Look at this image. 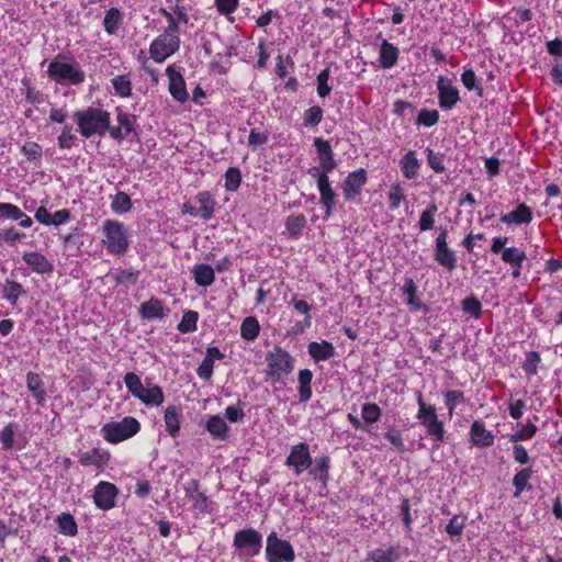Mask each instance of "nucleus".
Instances as JSON below:
<instances>
[{"label":"nucleus","instance_id":"1","mask_svg":"<svg viewBox=\"0 0 562 562\" xmlns=\"http://www.w3.org/2000/svg\"><path fill=\"white\" fill-rule=\"evenodd\" d=\"M416 402L418 406L416 418L424 427L427 437L434 442V448L438 449L446 440L445 423L439 419L436 406L425 402L420 391L416 393Z\"/></svg>","mask_w":562,"mask_h":562},{"label":"nucleus","instance_id":"2","mask_svg":"<svg viewBox=\"0 0 562 562\" xmlns=\"http://www.w3.org/2000/svg\"><path fill=\"white\" fill-rule=\"evenodd\" d=\"M82 136L89 138L95 134L103 135L110 125V113L99 108H88L74 113Z\"/></svg>","mask_w":562,"mask_h":562},{"label":"nucleus","instance_id":"3","mask_svg":"<svg viewBox=\"0 0 562 562\" xmlns=\"http://www.w3.org/2000/svg\"><path fill=\"white\" fill-rule=\"evenodd\" d=\"M266 381L283 382L293 370L294 358L281 347L274 346L266 356Z\"/></svg>","mask_w":562,"mask_h":562},{"label":"nucleus","instance_id":"4","mask_svg":"<svg viewBox=\"0 0 562 562\" xmlns=\"http://www.w3.org/2000/svg\"><path fill=\"white\" fill-rule=\"evenodd\" d=\"M102 244L111 255H123L127 251L130 241L123 223L115 220H106L102 226Z\"/></svg>","mask_w":562,"mask_h":562},{"label":"nucleus","instance_id":"5","mask_svg":"<svg viewBox=\"0 0 562 562\" xmlns=\"http://www.w3.org/2000/svg\"><path fill=\"white\" fill-rule=\"evenodd\" d=\"M139 428L140 425L136 418L125 417L121 422L106 423L101 428V432L106 441L117 443L136 435Z\"/></svg>","mask_w":562,"mask_h":562},{"label":"nucleus","instance_id":"6","mask_svg":"<svg viewBox=\"0 0 562 562\" xmlns=\"http://www.w3.org/2000/svg\"><path fill=\"white\" fill-rule=\"evenodd\" d=\"M266 557L268 562H292L295 558L291 543L271 532L267 538Z\"/></svg>","mask_w":562,"mask_h":562},{"label":"nucleus","instance_id":"7","mask_svg":"<svg viewBox=\"0 0 562 562\" xmlns=\"http://www.w3.org/2000/svg\"><path fill=\"white\" fill-rule=\"evenodd\" d=\"M47 72L49 77L59 82L78 85L85 80V74L78 66L60 63L58 60L50 61Z\"/></svg>","mask_w":562,"mask_h":562},{"label":"nucleus","instance_id":"8","mask_svg":"<svg viewBox=\"0 0 562 562\" xmlns=\"http://www.w3.org/2000/svg\"><path fill=\"white\" fill-rule=\"evenodd\" d=\"M448 231L442 228L435 240V260L448 271L457 268V256L448 246Z\"/></svg>","mask_w":562,"mask_h":562},{"label":"nucleus","instance_id":"9","mask_svg":"<svg viewBox=\"0 0 562 562\" xmlns=\"http://www.w3.org/2000/svg\"><path fill=\"white\" fill-rule=\"evenodd\" d=\"M313 463L308 445L300 442L292 446L290 454L286 457L285 464L294 468L295 474H301Z\"/></svg>","mask_w":562,"mask_h":562},{"label":"nucleus","instance_id":"10","mask_svg":"<svg viewBox=\"0 0 562 562\" xmlns=\"http://www.w3.org/2000/svg\"><path fill=\"white\" fill-rule=\"evenodd\" d=\"M179 45V37H169V35L162 34L151 43L149 53L154 60L161 63L177 52Z\"/></svg>","mask_w":562,"mask_h":562},{"label":"nucleus","instance_id":"11","mask_svg":"<svg viewBox=\"0 0 562 562\" xmlns=\"http://www.w3.org/2000/svg\"><path fill=\"white\" fill-rule=\"evenodd\" d=\"M117 494L119 488L113 483L101 481L94 488L93 502L98 508L110 510L115 506Z\"/></svg>","mask_w":562,"mask_h":562},{"label":"nucleus","instance_id":"12","mask_svg":"<svg viewBox=\"0 0 562 562\" xmlns=\"http://www.w3.org/2000/svg\"><path fill=\"white\" fill-rule=\"evenodd\" d=\"M469 440L473 447L486 449L494 445L495 436L486 428L482 419H475L470 426Z\"/></svg>","mask_w":562,"mask_h":562},{"label":"nucleus","instance_id":"13","mask_svg":"<svg viewBox=\"0 0 562 562\" xmlns=\"http://www.w3.org/2000/svg\"><path fill=\"white\" fill-rule=\"evenodd\" d=\"M262 537L255 529H244L235 533L234 546L237 549H245L250 557L259 553Z\"/></svg>","mask_w":562,"mask_h":562},{"label":"nucleus","instance_id":"14","mask_svg":"<svg viewBox=\"0 0 562 562\" xmlns=\"http://www.w3.org/2000/svg\"><path fill=\"white\" fill-rule=\"evenodd\" d=\"M438 101L442 110H451L459 101V90L450 79L440 76L437 81Z\"/></svg>","mask_w":562,"mask_h":562},{"label":"nucleus","instance_id":"15","mask_svg":"<svg viewBox=\"0 0 562 562\" xmlns=\"http://www.w3.org/2000/svg\"><path fill=\"white\" fill-rule=\"evenodd\" d=\"M532 218V209L526 203H519L512 212L503 214L499 221L506 225H527L531 223Z\"/></svg>","mask_w":562,"mask_h":562},{"label":"nucleus","instance_id":"16","mask_svg":"<svg viewBox=\"0 0 562 562\" xmlns=\"http://www.w3.org/2000/svg\"><path fill=\"white\" fill-rule=\"evenodd\" d=\"M184 492L187 497L192 501L195 509H199L200 512L207 510V497L200 491V483L198 480H190L187 482L184 485Z\"/></svg>","mask_w":562,"mask_h":562},{"label":"nucleus","instance_id":"17","mask_svg":"<svg viewBox=\"0 0 562 562\" xmlns=\"http://www.w3.org/2000/svg\"><path fill=\"white\" fill-rule=\"evenodd\" d=\"M400 49L387 40H383L379 49V63L383 69H390L397 63Z\"/></svg>","mask_w":562,"mask_h":562},{"label":"nucleus","instance_id":"18","mask_svg":"<svg viewBox=\"0 0 562 562\" xmlns=\"http://www.w3.org/2000/svg\"><path fill=\"white\" fill-rule=\"evenodd\" d=\"M169 75V92L179 102L183 103L188 100L186 82L181 74L168 68Z\"/></svg>","mask_w":562,"mask_h":562},{"label":"nucleus","instance_id":"19","mask_svg":"<svg viewBox=\"0 0 562 562\" xmlns=\"http://www.w3.org/2000/svg\"><path fill=\"white\" fill-rule=\"evenodd\" d=\"M400 167L406 179H415L419 175L420 162L414 150H408L400 160Z\"/></svg>","mask_w":562,"mask_h":562},{"label":"nucleus","instance_id":"20","mask_svg":"<svg viewBox=\"0 0 562 562\" xmlns=\"http://www.w3.org/2000/svg\"><path fill=\"white\" fill-rule=\"evenodd\" d=\"M315 147L318 154L319 164L324 170V173L331 171L335 168V160L333 158V151L329 143L322 138H316Z\"/></svg>","mask_w":562,"mask_h":562},{"label":"nucleus","instance_id":"21","mask_svg":"<svg viewBox=\"0 0 562 562\" xmlns=\"http://www.w3.org/2000/svg\"><path fill=\"white\" fill-rule=\"evenodd\" d=\"M402 292L406 295V305L409 311L418 312L425 307L423 302L417 297V285L412 278H405Z\"/></svg>","mask_w":562,"mask_h":562},{"label":"nucleus","instance_id":"22","mask_svg":"<svg viewBox=\"0 0 562 562\" xmlns=\"http://www.w3.org/2000/svg\"><path fill=\"white\" fill-rule=\"evenodd\" d=\"M110 457L106 450L94 448L91 451L83 452L79 458V462L83 467L95 465L103 468L109 462Z\"/></svg>","mask_w":562,"mask_h":562},{"label":"nucleus","instance_id":"23","mask_svg":"<svg viewBox=\"0 0 562 562\" xmlns=\"http://www.w3.org/2000/svg\"><path fill=\"white\" fill-rule=\"evenodd\" d=\"M23 260L32 267L34 271L41 274H49L54 270L53 265L40 252H25Z\"/></svg>","mask_w":562,"mask_h":562},{"label":"nucleus","instance_id":"24","mask_svg":"<svg viewBox=\"0 0 562 562\" xmlns=\"http://www.w3.org/2000/svg\"><path fill=\"white\" fill-rule=\"evenodd\" d=\"M468 517L462 514L454 515L445 527V531L449 535L451 542L461 541Z\"/></svg>","mask_w":562,"mask_h":562},{"label":"nucleus","instance_id":"25","mask_svg":"<svg viewBox=\"0 0 562 562\" xmlns=\"http://www.w3.org/2000/svg\"><path fill=\"white\" fill-rule=\"evenodd\" d=\"M26 386L33 394L38 405H43L46 400V391L43 386L41 376L35 372H29L26 374Z\"/></svg>","mask_w":562,"mask_h":562},{"label":"nucleus","instance_id":"26","mask_svg":"<svg viewBox=\"0 0 562 562\" xmlns=\"http://www.w3.org/2000/svg\"><path fill=\"white\" fill-rule=\"evenodd\" d=\"M139 314L144 319H154L164 317V307L158 299H150L139 306Z\"/></svg>","mask_w":562,"mask_h":562},{"label":"nucleus","instance_id":"27","mask_svg":"<svg viewBox=\"0 0 562 562\" xmlns=\"http://www.w3.org/2000/svg\"><path fill=\"white\" fill-rule=\"evenodd\" d=\"M310 469V476L321 481L324 485L328 480L329 459L327 457L316 458Z\"/></svg>","mask_w":562,"mask_h":562},{"label":"nucleus","instance_id":"28","mask_svg":"<svg viewBox=\"0 0 562 562\" xmlns=\"http://www.w3.org/2000/svg\"><path fill=\"white\" fill-rule=\"evenodd\" d=\"M535 471L530 467L522 468L513 477V486L515 488L514 495L517 497L524 491L530 490L529 480L532 477Z\"/></svg>","mask_w":562,"mask_h":562},{"label":"nucleus","instance_id":"29","mask_svg":"<svg viewBox=\"0 0 562 562\" xmlns=\"http://www.w3.org/2000/svg\"><path fill=\"white\" fill-rule=\"evenodd\" d=\"M443 404L448 411V415L452 417L456 408L465 403V395L460 390H448L442 392Z\"/></svg>","mask_w":562,"mask_h":562},{"label":"nucleus","instance_id":"30","mask_svg":"<svg viewBox=\"0 0 562 562\" xmlns=\"http://www.w3.org/2000/svg\"><path fill=\"white\" fill-rule=\"evenodd\" d=\"M310 356L315 361L327 360L334 356V347L327 341H313L307 347Z\"/></svg>","mask_w":562,"mask_h":562},{"label":"nucleus","instance_id":"31","mask_svg":"<svg viewBox=\"0 0 562 562\" xmlns=\"http://www.w3.org/2000/svg\"><path fill=\"white\" fill-rule=\"evenodd\" d=\"M192 272L195 283L200 286H209L215 280L214 269L209 265H196Z\"/></svg>","mask_w":562,"mask_h":562},{"label":"nucleus","instance_id":"32","mask_svg":"<svg viewBox=\"0 0 562 562\" xmlns=\"http://www.w3.org/2000/svg\"><path fill=\"white\" fill-rule=\"evenodd\" d=\"M207 431L216 439L225 440L227 438L228 426L220 416H212L206 422Z\"/></svg>","mask_w":562,"mask_h":562},{"label":"nucleus","instance_id":"33","mask_svg":"<svg viewBox=\"0 0 562 562\" xmlns=\"http://www.w3.org/2000/svg\"><path fill=\"white\" fill-rule=\"evenodd\" d=\"M313 373L308 369L300 370L299 381V396L301 402H307L312 396L311 382Z\"/></svg>","mask_w":562,"mask_h":562},{"label":"nucleus","instance_id":"34","mask_svg":"<svg viewBox=\"0 0 562 562\" xmlns=\"http://www.w3.org/2000/svg\"><path fill=\"white\" fill-rule=\"evenodd\" d=\"M59 532L67 537H75L78 532V525L69 513H61L56 518Z\"/></svg>","mask_w":562,"mask_h":562},{"label":"nucleus","instance_id":"35","mask_svg":"<svg viewBox=\"0 0 562 562\" xmlns=\"http://www.w3.org/2000/svg\"><path fill=\"white\" fill-rule=\"evenodd\" d=\"M438 211V206L435 202H431L422 212L418 221V227L420 232H427L434 228L435 215Z\"/></svg>","mask_w":562,"mask_h":562},{"label":"nucleus","instance_id":"36","mask_svg":"<svg viewBox=\"0 0 562 562\" xmlns=\"http://www.w3.org/2000/svg\"><path fill=\"white\" fill-rule=\"evenodd\" d=\"M119 126L109 127L111 137L115 139H123L132 132V122L126 114L120 113L117 115Z\"/></svg>","mask_w":562,"mask_h":562},{"label":"nucleus","instance_id":"37","mask_svg":"<svg viewBox=\"0 0 562 562\" xmlns=\"http://www.w3.org/2000/svg\"><path fill=\"white\" fill-rule=\"evenodd\" d=\"M2 297L15 305L20 295L25 294L19 282L7 280L1 290Z\"/></svg>","mask_w":562,"mask_h":562},{"label":"nucleus","instance_id":"38","mask_svg":"<svg viewBox=\"0 0 562 562\" xmlns=\"http://www.w3.org/2000/svg\"><path fill=\"white\" fill-rule=\"evenodd\" d=\"M164 392L158 385H150L149 387H145L144 393L142 394V398H138L142 403L147 406H158L164 402Z\"/></svg>","mask_w":562,"mask_h":562},{"label":"nucleus","instance_id":"39","mask_svg":"<svg viewBox=\"0 0 562 562\" xmlns=\"http://www.w3.org/2000/svg\"><path fill=\"white\" fill-rule=\"evenodd\" d=\"M165 424L171 437H177L180 430L179 412L176 406H168L165 411Z\"/></svg>","mask_w":562,"mask_h":562},{"label":"nucleus","instance_id":"40","mask_svg":"<svg viewBox=\"0 0 562 562\" xmlns=\"http://www.w3.org/2000/svg\"><path fill=\"white\" fill-rule=\"evenodd\" d=\"M461 82L469 91H475L479 97L483 95V87L472 68L464 69L461 74Z\"/></svg>","mask_w":562,"mask_h":562},{"label":"nucleus","instance_id":"41","mask_svg":"<svg viewBox=\"0 0 562 562\" xmlns=\"http://www.w3.org/2000/svg\"><path fill=\"white\" fill-rule=\"evenodd\" d=\"M260 331V325L255 317H246L240 326V335L246 340H254L258 337Z\"/></svg>","mask_w":562,"mask_h":562},{"label":"nucleus","instance_id":"42","mask_svg":"<svg viewBox=\"0 0 562 562\" xmlns=\"http://www.w3.org/2000/svg\"><path fill=\"white\" fill-rule=\"evenodd\" d=\"M317 183L321 192V201L323 204L327 206V209H329L330 205L334 203L335 193L330 188L327 175L322 173L318 177Z\"/></svg>","mask_w":562,"mask_h":562},{"label":"nucleus","instance_id":"43","mask_svg":"<svg viewBox=\"0 0 562 562\" xmlns=\"http://www.w3.org/2000/svg\"><path fill=\"white\" fill-rule=\"evenodd\" d=\"M542 359L538 351H528L526 353L525 361L522 363V370L528 378H531L538 373L539 364Z\"/></svg>","mask_w":562,"mask_h":562},{"label":"nucleus","instance_id":"44","mask_svg":"<svg viewBox=\"0 0 562 562\" xmlns=\"http://www.w3.org/2000/svg\"><path fill=\"white\" fill-rule=\"evenodd\" d=\"M389 198V207L394 211L400 207L403 201H406V195L404 194V188L402 183L395 182L390 187V191L387 193Z\"/></svg>","mask_w":562,"mask_h":562},{"label":"nucleus","instance_id":"45","mask_svg":"<svg viewBox=\"0 0 562 562\" xmlns=\"http://www.w3.org/2000/svg\"><path fill=\"white\" fill-rule=\"evenodd\" d=\"M124 383L128 390V392L136 398H142V394L145 391V386L143 385L139 376L134 372H127L124 375Z\"/></svg>","mask_w":562,"mask_h":562},{"label":"nucleus","instance_id":"46","mask_svg":"<svg viewBox=\"0 0 562 562\" xmlns=\"http://www.w3.org/2000/svg\"><path fill=\"white\" fill-rule=\"evenodd\" d=\"M200 203L199 214L204 220H210L214 212V202L209 192H200L196 196Z\"/></svg>","mask_w":562,"mask_h":562},{"label":"nucleus","instance_id":"47","mask_svg":"<svg viewBox=\"0 0 562 562\" xmlns=\"http://www.w3.org/2000/svg\"><path fill=\"white\" fill-rule=\"evenodd\" d=\"M381 416V408L375 403H366L361 408V417L366 425L375 424Z\"/></svg>","mask_w":562,"mask_h":562},{"label":"nucleus","instance_id":"48","mask_svg":"<svg viewBox=\"0 0 562 562\" xmlns=\"http://www.w3.org/2000/svg\"><path fill=\"white\" fill-rule=\"evenodd\" d=\"M538 431V427L533 423H527L520 429L510 435L509 441L513 443L530 440Z\"/></svg>","mask_w":562,"mask_h":562},{"label":"nucleus","instance_id":"49","mask_svg":"<svg viewBox=\"0 0 562 562\" xmlns=\"http://www.w3.org/2000/svg\"><path fill=\"white\" fill-rule=\"evenodd\" d=\"M306 225L304 215H291L285 221V227L290 236L297 237Z\"/></svg>","mask_w":562,"mask_h":562},{"label":"nucleus","instance_id":"50","mask_svg":"<svg viewBox=\"0 0 562 562\" xmlns=\"http://www.w3.org/2000/svg\"><path fill=\"white\" fill-rule=\"evenodd\" d=\"M527 259L526 251L518 247H507L503 250L502 260L506 265L524 262Z\"/></svg>","mask_w":562,"mask_h":562},{"label":"nucleus","instance_id":"51","mask_svg":"<svg viewBox=\"0 0 562 562\" xmlns=\"http://www.w3.org/2000/svg\"><path fill=\"white\" fill-rule=\"evenodd\" d=\"M111 207L117 214L126 213L132 209L131 198L125 192H117L112 198Z\"/></svg>","mask_w":562,"mask_h":562},{"label":"nucleus","instance_id":"52","mask_svg":"<svg viewBox=\"0 0 562 562\" xmlns=\"http://www.w3.org/2000/svg\"><path fill=\"white\" fill-rule=\"evenodd\" d=\"M292 303L297 313L305 315L303 326L300 328V331L302 333L304 328H308L312 325V317L310 315L312 306L306 301L300 300L296 296L292 299Z\"/></svg>","mask_w":562,"mask_h":562},{"label":"nucleus","instance_id":"53","mask_svg":"<svg viewBox=\"0 0 562 562\" xmlns=\"http://www.w3.org/2000/svg\"><path fill=\"white\" fill-rule=\"evenodd\" d=\"M198 317L199 315L194 311L186 312L178 325V330L182 334L194 331L196 329Z\"/></svg>","mask_w":562,"mask_h":562},{"label":"nucleus","instance_id":"54","mask_svg":"<svg viewBox=\"0 0 562 562\" xmlns=\"http://www.w3.org/2000/svg\"><path fill=\"white\" fill-rule=\"evenodd\" d=\"M439 121V112L437 110H427L423 109L419 111L418 116L416 119V124L418 126L423 125L425 127H431L436 125Z\"/></svg>","mask_w":562,"mask_h":562},{"label":"nucleus","instance_id":"55","mask_svg":"<svg viewBox=\"0 0 562 562\" xmlns=\"http://www.w3.org/2000/svg\"><path fill=\"white\" fill-rule=\"evenodd\" d=\"M241 182V173L238 168L231 167L225 172V189L235 192Z\"/></svg>","mask_w":562,"mask_h":562},{"label":"nucleus","instance_id":"56","mask_svg":"<svg viewBox=\"0 0 562 562\" xmlns=\"http://www.w3.org/2000/svg\"><path fill=\"white\" fill-rule=\"evenodd\" d=\"M384 438L390 441V443L397 452L402 453L405 451V443L401 430L396 427H390L389 430L384 434Z\"/></svg>","mask_w":562,"mask_h":562},{"label":"nucleus","instance_id":"57","mask_svg":"<svg viewBox=\"0 0 562 562\" xmlns=\"http://www.w3.org/2000/svg\"><path fill=\"white\" fill-rule=\"evenodd\" d=\"M445 155L441 153H435L432 149L427 148V161L429 167L436 173H442L446 171V166L443 164Z\"/></svg>","mask_w":562,"mask_h":562},{"label":"nucleus","instance_id":"58","mask_svg":"<svg viewBox=\"0 0 562 562\" xmlns=\"http://www.w3.org/2000/svg\"><path fill=\"white\" fill-rule=\"evenodd\" d=\"M462 310L475 319L482 315V304L475 296L465 297L462 301Z\"/></svg>","mask_w":562,"mask_h":562},{"label":"nucleus","instance_id":"59","mask_svg":"<svg viewBox=\"0 0 562 562\" xmlns=\"http://www.w3.org/2000/svg\"><path fill=\"white\" fill-rule=\"evenodd\" d=\"M18 429V425L10 423L8 424L0 432V442L4 450H10L13 448V438L14 434Z\"/></svg>","mask_w":562,"mask_h":562},{"label":"nucleus","instance_id":"60","mask_svg":"<svg viewBox=\"0 0 562 562\" xmlns=\"http://www.w3.org/2000/svg\"><path fill=\"white\" fill-rule=\"evenodd\" d=\"M112 85L117 94L128 97L132 92L131 81L126 76H116L112 79Z\"/></svg>","mask_w":562,"mask_h":562},{"label":"nucleus","instance_id":"61","mask_svg":"<svg viewBox=\"0 0 562 562\" xmlns=\"http://www.w3.org/2000/svg\"><path fill=\"white\" fill-rule=\"evenodd\" d=\"M322 109L319 106H312L305 111L303 120L306 126H315L322 121Z\"/></svg>","mask_w":562,"mask_h":562},{"label":"nucleus","instance_id":"62","mask_svg":"<svg viewBox=\"0 0 562 562\" xmlns=\"http://www.w3.org/2000/svg\"><path fill=\"white\" fill-rule=\"evenodd\" d=\"M0 214L3 217L18 221L23 217V212L11 203H0Z\"/></svg>","mask_w":562,"mask_h":562},{"label":"nucleus","instance_id":"63","mask_svg":"<svg viewBox=\"0 0 562 562\" xmlns=\"http://www.w3.org/2000/svg\"><path fill=\"white\" fill-rule=\"evenodd\" d=\"M24 237H25V234L18 231L14 227H11V228L0 232V240L11 244V245L15 244L16 241L22 240Z\"/></svg>","mask_w":562,"mask_h":562},{"label":"nucleus","instance_id":"64","mask_svg":"<svg viewBox=\"0 0 562 562\" xmlns=\"http://www.w3.org/2000/svg\"><path fill=\"white\" fill-rule=\"evenodd\" d=\"M119 11L115 10V9H111L106 14H105V18H104V21H103V24H104V29L105 31L109 33V34H113L116 29H117V24H119Z\"/></svg>","mask_w":562,"mask_h":562}]
</instances>
